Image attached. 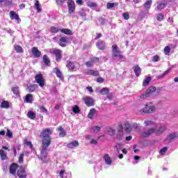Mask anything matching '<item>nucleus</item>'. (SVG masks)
I'll use <instances>...</instances> for the list:
<instances>
[{
    "instance_id": "obj_28",
    "label": "nucleus",
    "mask_w": 178,
    "mask_h": 178,
    "mask_svg": "<svg viewBox=\"0 0 178 178\" xmlns=\"http://www.w3.org/2000/svg\"><path fill=\"white\" fill-rule=\"evenodd\" d=\"M27 116L29 119H31V120H34V119H35L37 115L33 111H28Z\"/></svg>"
},
{
    "instance_id": "obj_50",
    "label": "nucleus",
    "mask_w": 178,
    "mask_h": 178,
    "mask_svg": "<svg viewBox=\"0 0 178 178\" xmlns=\"http://www.w3.org/2000/svg\"><path fill=\"white\" fill-rule=\"evenodd\" d=\"M56 5L58 6H63V3L66 2V0H55Z\"/></svg>"
},
{
    "instance_id": "obj_42",
    "label": "nucleus",
    "mask_w": 178,
    "mask_h": 178,
    "mask_svg": "<svg viewBox=\"0 0 178 178\" xmlns=\"http://www.w3.org/2000/svg\"><path fill=\"white\" fill-rule=\"evenodd\" d=\"M24 145H26V147H29V148H31V149H33V143H31V141H29L27 140H24Z\"/></svg>"
},
{
    "instance_id": "obj_3",
    "label": "nucleus",
    "mask_w": 178,
    "mask_h": 178,
    "mask_svg": "<svg viewBox=\"0 0 178 178\" xmlns=\"http://www.w3.org/2000/svg\"><path fill=\"white\" fill-rule=\"evenodd\" d=\"M66 67L68 68L70 72H77L80 68V63H79V62H72L68 60L66 61Z\"/></svg>"
},
{
    "instance_id": "obj_1",
    "label": "nucleus",
    "mask_w": 178,
    "mask_h": 178,
    "mask_svg": "<svg viewBox=\"0 0 178 178\" xmlns=\"http://www.w3.org/2000/svg\"><path fill=\"white\" fill-rule=\"evenodd\" d=\"M51 134H52L51 129L47 128L43 129L40 135V138H42V143L51 144L52 142Z\"/></svg>"
},
{
    "instance_id": "obj_34",
    "label": "nucleus",
    "mask_w": 178,
    "mask_h": 178,
    "mask_svg": "<svg viewBox=\"0 0 178 178\" xmlns=\"http://www.w3.org/2000/svg\"><path fill=\"white\" fill-rule=\"evenodd\" d=\"M0 156L2 161H5L8 159V156L6 155V152L3 149H0Z\"/></svg>"
},
{
    "instance_id": "obj_19",
    "label": "nucleus",
    "mask_w": 178,
    "mask_h": 178,
    "mask_svg": "<svg viewBox=\"0 0 178 178\" xmlns=\"http://www.w3.org/2000/svg\"><path fill=\"white\" fill-rule=\"evenodd\" d=\"M133 69L136 77H140V75L141 74V67H140L138 65H135L133 67Z\"/></svg>"
},
{
    "instance_id": "obj_27",
    "label": "nucleus",
    "mask_w": 178,
    "mask_h": 178,
    "mask_svg": "<svg viewBox=\"0 0 178 178\" xmlns=\"http://www.w3.org/2000/svg\"><path fill=\"white\" fill-rule=\"evenodd\" d=\"M166 130V127L165 126H161L157 130L155 129V132L156 136H159V134H162L163 131Z\"/></svg>"
},
{
    "instance_id": "obj_62",
    "label": "nucleus",
    "mask_w": 178,
    "mask_h": 178,
    "mask_svg": "<svg viewBox=\"0 0 178 178\" xmlns=\"http://www.w3.org/2000/svg\"><path fill=\"white\" fill-rule=\"evenodd\" d=\"M104 81H105V79H104V78H102V77H98L97 79V83H104Z\"/></svg>"
},
{
    "instance_id": "obj_21",
    "label": "nucleus",
    "mask_w": 178,
    "mask_h": 178,
    "mask_svg": "<svg viewBox=\"0 0 178 178\" xmlns=\"http://www.w3.org/2000/svg\"><path fill=\"white\" fill-rule=\"evenodd\" d=\"M96 47L98 48V49H100V51H104L105 49L106 45H105V42L103 40H99L96 43Z\"/></svg>"
},
{
    "instance_id": "obj_51",
    "label": "nucleus",
    "mask_w": 178,
    "mask_h": 178,
    "mask_svg": "<svg viewBox=\"0 0 178 178\" xmlns=\"http://www.w3.org/2000/svg\"><path fill=\"white\" fill-rule=\"evenodd\" d=\"M122 17L124 20H129V19H130V15L128 12L124 13L122 14Z\"/></svg>"
},
{
    "instance_id": "obj_64",
    "label": "nucleus",
    "mask_w": 178,
    "mask_h": 178,
    "mask_svg": "<svg viewBox=\"0 0 178 178\" xmlns=\"http://www.w3.org/2000/svg\"><path fill=\"white\" fill-rule=\"evenodd\" d=\"M76 3L79 6L83 5V3H84V2L83 1V0H76Z\"/></svg>"
},
{
    "instance_id": "obj_10",
    "label": "nucleus",
    "mask_w": 178,
    "mask_h": 178,
    "mask_svg": "<svg viewBox=\"0 0 178 178\" xmlns=\"http://www.w3.org/2000/svg\"><path fill=\"white\" fill-rule=\"evenodd\" d=\"M70 42L69 41V38L67 36H62L59 39L58 45L60 47H62L63 48H65L66 47L67 44H69Z\"/></svg>"
},
{
    "instance_id": "obj_9",
    "label": "nucleus",
    "mask_w": 178,
    "mask_h": 178,
    "mask_svg": "<svg viewBox=\"0 0 178 178\" xmlns=\"http://www.w3.org/2000/svg\"><path fill=\"white\" fill-rule=\"evenodd\" d=\"M51 54L55 55L56 62H60L62 60V50L59 49H54Z\"/></svg>"
},
{
    "instance_id": "obj_57",
    "label": "nucleus",
    "mask_w": 178,
    "mask_h": 178,
    "mask_svg": "<svg viewBox=\"0 0 178 178\" xmlns=\"http://www.w3.org/2000/svg\"><path fill=\"white\" fill-rule=\"evenodd\" d=\"M39 108L42 113H48V110L44 106H40Z\"/></svg>"
},
{
    "instance_id": "obj_52",
    "label": "nucleus",
    "mask_w": 178,
    "mask_h": 178,
    "mask_svg": "<svg viewBox=\"0 0 178 178\" xmlns=\"http://www.w3.org/2000/svg\"><path fill=\"white\" fill-rule=\"evenodd\" d=\"M115 148L116 149L118 154H119L122 149V144L117 143V145L115 146Z\"/></svg>"
},
{
    "instance_id": "obj_18",
    "label": "nucleus",
    "mask_w": 178,
    "mask_h": 178,
    "mask_svg": "<svg viewBox=\"0 0 178 178\" xmlns=\"http://www.w3.org/2000/svg\"><path fill=\"white\" fill-rule=\"evenodd\" d=\"M10 17L11 20H17V22H20V17H19V14L16 13V12L11 10L10 12Z\"/></svg>"
},
{
    "instance_id": "obj_53",
    "label": "nucleus",
    "mask_w": 178,
    "mask_h": 178,
    "mask_svg": "<svg viewBox=\"0 0 178 178\" xmlns=\"http://www.w3.org/2000/svg\"><path fill=\"white\" fill-rule=\"evenodd\" d=\"M6 136L8 137V138H13V132H12L9 129H7V133Z\"/></svg>"
},
{
    "instance_id": "obj_37",
    "label": "nucleus",
    "mask_w": 178,
    "mask_h": 178,
    "mask_svg": "<svg viewBox=\"0 0 178 178\" xmlns=\"http://www.w3.org/2000/svg\"><path fill=\"white\" fill-rule=\"evenodd\" d=\"M151 80H152V78L151 76H147L145 81L143 82V86L145 87V86H148L149 83H151Z\"/></svg>"
},
{
    "instance_id": "obj_46",
    "label": "nucleus",
    "mask_w": 178,
    "mask_h": 178,
    "mask_svg": "<svg viewBox=\"0 0 178 178\" xmlns=\"http://www.w3.org/2000/svg\"><path fill=\"white\" fill-rule=\"evenodd\" d=\"M72 112H74V113H80V108L79 107V106L75 105L72 108Z\"/></svg>"
},
{
    "instance_id": "obj_58",
    "label": "nucleus",
    "mask_w": 178,
    "mask_h": 178,
    "mask_svg": "<svg viewBox=\"0 0 178 178\" xmlns=\"http://www.w3.org/2000/svg\"><path fill=\"white\" fill-rule=\"evenodd\" d=\"M79 15H80V16H81V17H86V11H84L83 9H81V10H79Z\"/></svg>"
},
{
    "instance_id": "obj_15",
    "label": "nucleus",
    "mask_w": 178,
    "mask_h": 178,
    "mask_svg": "<svg viewBox=\"0 0 178 178\" xmlns=\"http://www.w3.org/2000/svg\"><path fill=\"white\" fill-rule=\"evenodd\" d=\"M83 101L87 106H93L94 105V99L90 97H86L83 99Z\"/></svg>"
},
{
    "instance_id": "obj_14",
    "label": "nucleus",
    "mask_w": 178,
    "mask_h": 178,
    "mask_svg": "<svg viewBox=\"0 0 178 178\" xmlns=\"http://www.w3.org/2000/svg\"><path fill=\"white\" fill-rule=\"evenodd\" d=\"M154 133H155V129H150L147 131H143L141 133V136L142 137L147 138L149 137V136H152V134H154Z\"/></svg>"
},
{
    "instance_id": "obj_25",
    "label": "nucleus",
    "mask_w": 178,
    "mask_h": 178,
    "mask_svg": "<svg viewBox=\"0 0 178 178\" xmlns=\"http://www.w3.org/2000/svg\"><path fill=\"white\" fill-rule=\"evenodd\" d=\"M60 33H63L66 35H73V31L69 29H61Z\"/></svg>"
},
{
    "instance_id": "obj_33",
    "label": "nucleus",
    "mask_w": 178,
    "mask_h": 178,
    "mask_svg": "<svg viewBox=\"0 0 178 178\" xmlns=\"http://www.w3.org/2000/svg\"><path fill=\"white\" fill-rule=\"evenodd\" d=\"M35 4H34V8L36 9L37 12H41L42 9L41 8V5L40 4V1L38 0H35Z\"/></svg>"
},
{
    "instance_id": "obj_36",
    "label": "nucleus",
    "mask_w": 178,
    "mask_h": 178,
    "mask_svg": "<svg viewBox=\"0 0 178 178\" xmlns=\"http://www.w3.org/2000/svg\"><path fill=\"white\" fill-rule=\"evenodd\" d=\"M151 5H152V0H148L143 4V6L145 9H149Z\"/></svg>"
},
{
    "instance_id": "obj_39",
    "label": "nucleus",
    "mask_w": 178,
    "mask_h": 178,
    "mask_svg": "<svg viewBox=\"0 0 178 178\" xmlns=\"http://www.w3.org/2000/svg\"><path fill=\"white\" fill-rule=\"evenodd\" d=\"M14 48L17 54H22L23 48L20 45H15Z\"/></svg>"
},
{
    "instance_id": "obj_2",
    "label": "nucleus",
    "mask_w": 178,
    "mask_h": 178,
    "mask_svg": "<svg viewBox=\"0 0 178 178\" xmlns=\"http://www.w3.org/2000/svg\"><path fill=\"white\" fill-rule=\"evenodd\" d=\"M51 145V143H42V151L40 152V157L43 163H47V156H48V147Z\"/></svg>"
},
{
    "instance_id": "obj_61",
    "label": "nucleus",
    "mask_w": 178,
    "mask_h": 178,
    "mask_svg": "<svg viewBox=\"0 0 178 178\" xmlns=\"http://www.w3.org/2000/svg\"><path fill=\"white\" fill-rule=\"evenodd\" d=\"M108 132L111 133V134L113 135V134H115V133H116V131L113 128H108Z\"/></svg>"
},
{
    "instance_id": "obj_12",
    "label": "nucleus",
    "mask_w": 178,
    "mask_h": 178,
    "mask_svg": "<svg viewBox=\"0 0 178 178\" xmlns=\"http://www.w3.org/2000/svg\"><path fill=\"white\" fill-rule=\"evenodd\" d=\"M85 74H87L88 76H93L94 77H98L99 76V72L94 70L87 69L85 71Z\"/></svg>"
},
{
    "instance_id": "obj_60",
    "label": "nucleus",
    "mask_w": 178,
    "mask_h": 178,
    "mask_svg": "<svg viewBox=\"0 0 178 178\" xmlns=\"http://www.w3.org/2000/svg\"><path fill=\"white\" fill-rule=\"evenodd\" d=\"M159 60V56L156 55L153 56L152 61L153 62H158Z\"/></svg>"
},
{
    "instance_id": "obj_55",
    "label": "nucleus",
    "mask_w": 178,
    "mask_h": 178,
    "mask_svg": "<svg viewBox=\"0 0 178 178\" xmlns=\"http://www.w3.org/2000/svg\"><path fill=\"white\" fill-rule=\"evenodd\" d=\"M164 54L165 55H169L170 54V47L169 46H166L164 48Z\"/></svg>"
},
{
    "instance_id": "obj_47",
    "label": "nucleus",
    "mask_w": 178,
    "mask_h": 178,
    "mask_svg": "<svg viewBox=\"0 0 178 178\" xmlns=\"http://www.w3.org/2000/svg\"><path fill=\"white\" fill-rule=\"evenodd\" d=\"M51 33H54L55 34L59 33V31H60L61 29H57L55 26H51Z\"/></svg>"
},
{
    "instance_id": "obj_49",
    "label": "nucleus",
    "mask_w": 178,
    "mask_h": 178,
    "mask_svg": "<svg viewBox=\"0 0 178 178\" xmlns=\"http://www.w3.org/2000/svg\"><path fill=\"white\" fill-rule=\"evenodd\" d=\"M163 19H165V16L163 15V13L159 14L156 17V20H158V22H162Z\"/></svg>"
},
{
    "instance_id": "obj_56",
    "label": "nucleus",
    "mask_w": 178,
    "mask_h": 178,
    "mask_svg": "<svg viewBox=\"0 0 178 178\" xmlns=\"http://www.w3.org/2000/svg\"><path fill=\"white\" fill-rule=\"evenodd\" d=\"M166 151H168V147H163L159 151L160 155H163L165 154V152H166Z\"/></svg>"
},
{
    "instance_id": "obj_22",
    "label": "nucleus",
    "mask_w": 178,
    "mask_h": 178,
    "mask_svg": "<svg viewBox=\"0 0 178 178\" xmlns=\"http://www.w3.org/2000/svg\"><path fill=\"white\" fill-rule=\"evenodd\" d=\"M32 54L35 58H40L41 56V51L36 47L32 48Z\"/></svg>"
},
{
    "instance_id": "obj_7",
    "label": "nucleus",
    "mask_w": 178,
    "mask_h": 178,
    "mask_svg": "<svg viewBox=\"0 0 178 178\" xmlns=\"http://www.w3.org/2000/svg\"><path fill=\"white\" fill-rule=\"evenodd\" d=\"M67 5L68 6V13L72 15V13H74L76 12V3L73 0H68Z\"/></svg>"
},
{
    "instance_id": "obj_29",
    "label": "nucleus",
    "mask_w": 178,
    "mask_h": 178,
    "mask_svg": "<svg viewBox=\"0 0 178 178\" xmlns=\"http://www.w3.org/2000/svg\"><path fill=\"white\" fill-rule=\"evenodd\" d=\"M25 101L26 104H31L33 102V95L27 94L25 97Z\"/></svg>"
},
{
    "instance_id": "obj_16",
    "label": "nucleus",
    "mask_w": 178,
    "mask_h": 178,
    "mask_svg": "<svg viewBox=\"0 0 178 178\" xmlns=\"http://www.w3.org/2000/svg\"><path fill=\"white\" fill-rule=\"evenodd\" d=\"M17 168H19V165L16 163H13L10 166V173L13 175H16Z\"/></svg>"
},
{
    "instance_id": "obj_4",
    "label": "nucleus",
    "mask_w": 178,
    "mask_h": 178,
    "mask_svg": "<svg viewBox=\"0 0 178 178\" xmlns=\"http://www.w3.org/2000/svg\"><path fill=\"white\" fill-rule=\"evenodd\" d=\"M112 57L119 58V59H124V56L120 54V51H119V47L118 44H113L112 46Z\"/></svg>"
},
{
    "instance_id": "obj_41",
    "label": "nucleus",
    "mask_w": 178,
    "mask_h": 178,
    "mask_svg": "<svg viewBox=\"0 0 178 178\" xmlns=\"http://www.w3.org/2000/svg\"><path fill=\"white\" fill-rule=\"evenodd\" d=\"M26 90L28 92H34V91H35V85H31L28 86Z\"/></svg>"
},
{
    "instance_id": "obj_5",
    "label": "nucleus",
    "mask_w": 178,
    "mask_h": 178,
    "mask_svg": "<svg viewBox=\"0 0 178 178\" xmlns=\"http://www.w3.org/2000/svg\"><path fill=\"white\" fill-rule=\"evenodd\" d=\"M156 91V87L150 86L149 88L147 89L146 92L144 94L140 96V98H141L142 99H144V98H147V97H149L151 94H152L153 92H155Z\"/></svg>"
},
{
    "instance_id": "obj_17",
    "label": "nucleus",
    "mask_w": 178,
    "mask_h": 178,
    "mask_svg": "<svg viewBox=\"0 0 178 178\" xmlns=\"http://www.w3.org/2000/svg\"><path fill=\"white\" fill-rule=\"evenodd\" d=\"M53 72L56 75V77H58L60 80H63V74H62V72H60V70H59V67H56L53 70Z\"/></svg>"
},
{
    "instance_id": "obj_43",
    "label": "nucleus",
    "mask_w": 178,
    "mask_h": 178,
    "mask_svg": "<svg viewBox=\"0 0 178 178\" xmlns=\"http://www.w3.org/2000/svg\"><path fill=\"white\" fill-rule=\"evenodd\" d=\"M87 6H88V8H97V6H98V4L92 1H88Z\"/></svg>"
},
{
    "instance_id": "obj_20",
    "label": "nucleus",
    "mask_w": 178,
    "mask_h": 178,
    "mask_svg": "<svg viewBox=\"0 0 178 178\" xmlns=\"http://www.w3.org/2000/svg\"><path fill=\"white\" fill-rule=\"evenodd\" d=\"M79 145H80L79 140H74L71 143H67V148L73 149L76 148V147H79Z\"/></svg>"
},
{
    "instance_id": "obj_24",
    "label": "nucleus",
    "mask_w": 178,
    "mask_h": 178,
    "mask_svg": "<svg viewBox=\"0 0 178 178\" xmlns=\"http://www.w3.org/2000/svg\"><path fill=\"white\" fill-rule=\"evenodd\" d=\"M43 62L45 66H50L51 65V59H49V57L47 54L43 56Z\"/></svg>"
},
{
    "instance_id": "obj_31",
    "label": "nucleus",
    "mask_w": 178,
    "mask_h": 178,
    "mask_svg": "<svg viewBox=\"0 0 178 178\" xmlns=\"http://www.w3.org/2000/svg\"><path fill=\"white\" fill-rule=\"evenodd\" d=\"M97 110L95 108H91L88 114V119H93L94 115H95Z\"/></svg>"
},
{
    "instance_id": "obj_6",
    "label": "nucleus",
    "mask_w": 178,
    "mask_h": 178,
    "mask_svg": "<svg viewBox=\"0 0 178 178\" xmlns=\"http://www.w3.org/2000/svg\"><path fill=\"white\" fill-rule=\"evenodd\" d=\"M156 110V107L154 106H149L147 104L145 105V108L140 111V113H154Z\"/></svg>"
},
{
    "instance_id": "obj_32",
    "label": "nucleus",
    "mask_w": 178,
    "mask_h": 178,
    "mask_svg": "<svg viewBox=\"0 0 178 178\" xmlns=\"http://www.w3.org/2000/svg\"><path fill=\"white\" fill-rule=\"evenodd\" d=\"M175 138H177V133L174 132L172 134H170L168 137H167V140L168 141H172L173 140H175Z\"/></svg>"
},
{
    "instance_id": "obj_30",
    "label": "nucleus",
    "mask_w": 178,
    "mask_h": 178,
    "mask_svg": "<svg viewBox=\"0 0 178 178\" xmlns=\"http://www.w3.org/2000/svg\"><path fill=\"white\" fill-rule=\"evenodd\" d=\"M57 130L60 131L59 133L60 137H65L66 136V131H65V129H63V127H62V126L58 127L57 128Z\"/></svg>"
},
{
    "instance_id": "obj_11",
    "label": "nucleus",
    "mask_w": 178,
    "mask_h": 178,
    "mask_svg": "<svg viewBox=\"0 0 178 178\" xmlns=\"http://www.w3.org/2000/svg\"><path fill=\"white\" fill-rule=\"evenodd\" d=\"M17 176H18L19 178H27V172H26V169L21 167L17 171Z\"/></svg>"
},
{
    "instance_id": "obj_26",
    "label": "nucleus",
    "mask_w": 178,
    "mask_h": 178,
    "mask_svg": "<svg viewBox=\"0 0 178 178\" xmlns=\"http://www.w3.org/2000/svg\"><path fill=\"white\" fill-rule=\"evenodd\" d=\"M124 129H125V131L126 133H131V130H133V127H131V125L130 124V123L129 122H126L124 124Z\"/></svg>"
},
{
    "instance_id": "obj_44",
    "label": "nucleus",
    "mask_w": 178,
    "mask_h": 178,
    "mask_svg": "<svg viewBox=\"0 0 178 178\" xmlns=\"http://www.w3.org/2000/svg\"><path fill=\"white\" fill-rule=\"evenodd\" d=\"M165 6H166V3H161L157 6V9L159 10H162V9H165Z\"/></svg>"
},
{
    "instance_id": "obj_54",
    "label": "nucleus",
    "mask_w": 178,
    "mask_h": 178,
    "mask_svg": "<svg viewBox=\"0 0 178 178\" xmlns=\"http://www.w3.org/2000/svg\"><path fill=\"white\" fill-rule=\"evenodd\" d=\"M24 158V153H22L18 159L19 163H23Z\"/></svg>"
},
{
    "instance_id": "obj_45",
    "label": "nucleus",
    "mask_w": 178,
    "mask_h": 178,
    "mask_svg": "<svg viewBox=\"0 0 178 178\" xmlns=\"http://www.w3.org/2000/svg\"><path fill=\"white\" fill-rule=\"evenodd\" d=\"M92 131H93V133H98L99 131H101V127H98V126H95L91 128Z\"/></svg>"
},
{
    "instance_id": "obj_59",
    "label": "nucleus",
    "mask_w": 178,
    "mask_h": 178,
    "mask_svg": "<svg viewBox=\"0 0 178 178\" xmlns=\"http://www.w3.org/2000/svg\"><path fill=\"white\" fill-rule=\"evenodd\" d=\"M145 126H152V124H154V122L152 120H146L145 121Z\"/></svg>"
},
{
    "instance_id": "obj_23",
    "label": "nucleus",
    "mask_w": 178,
    "mask_h": 178,
    "mask_svg": "<svg viewBox=\"0 0 178 178\" xmlns=\"http://www.w3.org/2000/svg\"><path fill=\"white\" fill-rule=\"evenodd\" d=\"M103 159L106 165H112V159H111V156L108 154H105Z\"/></svg>"
},
{
    "instance_id": "obj_35",
    "label": "nucleus",
    "mask_w": 178,
    "mask_h": 178,
    "mask_svg": "<svg viewBox=\"0 0 178 178\" xmlns=\"http://www.w3.org/2000/svg\"><path fill=\"white\" fill-rule=\"evenodd\" d=\"M115 6H119V3H107L106 8L107 9H112Z\"/></svg>"
},
{
    "instance_id": "obj_38",
    "label": "nucleus",
    "mask_w": 178,
    "mask_h": 178,
    "mask_svg": "<svg viewBox=\"0 0 178 178\" xmlns=\"http://www.w3.org/2000/svg\"><path fill=\"white\" fill-rule=\"evenodd\" d=\"M100 94L102 95H108L109 94V89L108 88H103L100 90Z\"/></svg>"
},
{
    "instance_id": "obj_63",
    "label": "nucleus",
    "mask_w": 178,
    "mask_h": 178,
    "mask_svg": "<svg viewBox=\"0 0 178 178\" xmlns=\"http://www.w3.org/2000/svg\"><path fill=\"white\" fill-rule=\"evenodd\" d=\"M65 172H66V171H65V170H62L60 171V178H64L63 175H65Z\"/></svg>"
},
{
    "instance_id": "obj_48",
    "label": "nucleus",
    "mask_w": 178,
    "mask_h": 178,
    "mask_svg": "<svg viewBox=\"0 0 178 178\" xmlns=\"http://www.w3.org/2000/svg\"><path fill=\"white\" fill-rule=\"evenodd\" d=\"M12 91L15 95H19V86L17 87H13Z\"/></svg>"
},
{
    "instance_id": "obj_40",
    "label": "nucleus",
    "mask_w": 178,
    "mask_h": 178,
    "mask_svg": "<svg viewBox=\"0 0 178 178\" xmlns=\"http://www.w3.org/2000/svg\"><path fill=\"white\" fill-rule=\"evenodd\" d=\"M1 108L7 109L8 108H9L10 106V105L9 104V102L4 100L1 102Z\"/></svg>"
},
{
    "instance_id": "obj_13",
    "label": "nucleus",
    "mask_w": 178,
    "mask_h": 178,
    "mask_svg": "<svg viewBox=\"0 0 178 178\" xmlns=\"http://www.w3.org/2000/svg\"><path fill=\"white\" fill-rule=\"evenodd\" d=\"M94 62H99V58L94 57L93 58H90V61H86L85 65L88 67H92Z\"/></svg>"
},
{
    "instance_id": "obj_8",
    "label": "nucleus",
    "mask_w": 178,
    "mask_h": 178,
    "mask_svg": "<svg viewBox=\"0 0 178 178\" xmlns=\"http://www.w3.org/2000/svg\"><path fill=\"white\" fill-rule=\"evenodd\" d=\"M35 80L36 83L39 84L40 87H44V86H45V79H44V76H42V74L35 75Z\"/></svg>"
}]
</instances>
